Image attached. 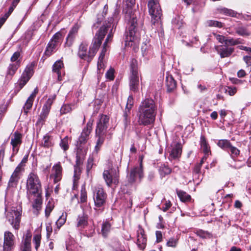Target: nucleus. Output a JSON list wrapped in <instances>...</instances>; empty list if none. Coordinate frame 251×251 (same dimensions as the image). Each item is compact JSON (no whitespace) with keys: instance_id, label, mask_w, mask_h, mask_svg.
Masks as SVG:
<instances>
[{"instance_id":"nucleus-9","label":"nucleus","mask_w":251,"mask_h":251,"mask_svg":"<svg viewBox=\"0 0 251 251\" xmlns=\"http://www.w3.org/2000/svg\"><path fill=\"white\" fill-rule=\"evenodd\" d=\"M93 198L95 206L100 207L105 203L107 194L102 187H95L93 190Z\"/></svg>"},{"instance_id":"nucleus-29","label":"nucleus","mask_w":251,"mask_h":251,"mask_svg":"<svg viewBox=\"0 0 251 251\" xmlns=\"http://www.w3.org/2000/svg\"><path fill=\"white\" fill-rule=\"evenodd\" d=\"M32 196L36 197V199L32 204V207L36 210L39 211L41 208V205L42 204V193H40L39 195H33Z\"/></svg>"},{"instance_id":"nucleus-47","label":"nucleus","mask_w":251,"mask_h":251,"mask_svg":"<svg viewBox=\"0 0 251 251\" xmlns=\"http://www.w3.org/2000/svg\"><path fill=\"white\" fill-rule=\"evenodd\" d=\"M19 179L11 176L8 184V188H16L17 186Z\"/></svg>"},{"instance_id":"nucleus-24","label":"nucleus","mask_w":251,"mask_h":251,"mask_svg":"<svg viewBox=\"0 0 251 251\" xmlns=\"http://www.w3.org/2000/svg\"><path fill=\"white\" fill-rule=\"evenodd\" d=\"M165 85L168 92L173 91L176 87V82L171 75H167L166 77Z\"/></svg>"},{"instance_id":"nucleus-49","label":"nucleus","mask_w":251,"mask_h":251,"mask_svg":"<svg viewBox=\"0 0 251 251\" xmlns=\"http://www.w3.org/2000/svg\"><path fill=\"white\" fill-rule=\"evenodd\" d=\"M60 147L64 150V151H66L69 149V144H68V136H66L63 139L61 140L60 143Z\"/></svg>"},{"instance_id":"nucleus-48","label":"nucleus","mask_w":251,"mask_h":251,"mask_svg":"<svg viewBox=\"0 0 251 251\" xmlns=\"http://www.w3.org/2000/svg\"><path fill=\"white\" fill-rule=\"evenodd\" d=\"M87 192L85 189V185L81 186V193H80V202L82 203L85 202L87 201Z\"/></svg>"},{"instance_id":"nucleus-45","label":"nucleus","mask_w":251,"mask_h":251,"mask_svg":"<svg viewBox=\"0 0 251 251\" xmlns=\"http://www.w3.org/2000/svg\"><path fill=\"white\" fill-rule=\"evenodd\" d=\"M67 214L66 213H62V214L59 217V219L56 222V225L57 226V228L59 229L66 222Z\"/></svg>"},{"instance_id":"nucleus-54","label":"nucleus","mask_w":251,"mask_h":251,"mask_svg":"<svg viewBox=\"0 0 251 251\" xmlns=\"http://www.w3.org/2000/svg\"><path fill=\"white\" fill-rule=\"evenodd\" d=\"M223 11L225 14L233 17H236L238 14L236 12L227 8L224 9Z\"/></svg>"},{"instance_id":"nucleus-50","label":"nucleus","mask_w":251,"mask_h":251,"mask_svg":"<svg viewBox=\"0 0 251 251\" xmlns=\"http://www.w3.org/2000/svg\"><path fill=\"white\" fill-rule=\"evenodd\" d=\"M228 149L230 151V155L232 158L237 157L240 154V151L237 148L232 146L231 144Z\"/></svg>"},{"instance_id":"nucleus-19","label":"nucleus","mask_w":251,"mask_h":251,"mask_svg":"<svg viewBox=\"0 0 251 251\" xmlns=\"http://www.w3.org/2000/svg\"><path fill=\"white\" fill-rule=\"evenodd\" d=\"M92 124L88 122L85 127L82 130L80 136L79 137L77 141V144L81 145L85 144L89 138V135L92 130Z\"/></svg>"},{"instance_id":"nucleus-30","label":"nucleus","mask_w":251,"mask_h":251,"mask_svg":"<svg viewBox=\"0 0 251 251\" xmlns=\"http://www.w3.org/2000/svg\"><path fill=\"white\" fill-rule=\"evenodd\" d=\"M111 228V224L107 222L104 221L103 222L101 226V232L104 237H106L109 233Z\"/></svg>"},{"instance_id":"nucleus-25","label":"nucleus","mask_w":251,"mask_h":251,"mask_svg":"<svg viewBox=\"0 0 251 251\" xmlns=\"http://www.w3.org/2000/svg\"><path fill=\"white\" fill-rule=\"evenodd\" d=\"M78 27L77 26H74L70 31L67 37L66 38V42L65 45L68 47H71L75 38L76 34L78 31Z\"/></svg>"},{"instance_id":"nucleus-5","label":"nucleus","mask_w":251,"mask_h":251,"mask_svg":"<svg viewBox=\"0 0 251 251\" xmlns=\"http://www.w3.org/2000/svg\"><path fill=\"white\" fill-rule=\"evenodd\" d=\"M103 178L109 187L113 185H117L119 182V171L116 169H111L108 170H104L103 173Z\"/></svg>"},{"instance_id":"nucleus-61","label":"nucleus","mask_w":251,"mask_h":251,"mask_svg":"<svg viewBox=\"0 0 251 251\" xmlns=\"http://www.w3.org/2000/svg\"><path fill=\"white\" fill-rule=\"evenodd\" d=\"M225 91L227 92L230 96H233L237 91L236 88H231V87H227V89H225Z\"/></svg>"},{"instance_id":"nucleus-3","label":"nucleus","mask_w":251,"mask_h":251,"mask_svg":"<svg viewBox=\"0 0 251 251\" xmlns=\"http://www.w3.org/2000/svg\"><path fill=\"white\" fill-rule=\"evenodd\" d=\"M77 149L76 153V165L74 166V175L73 179V189L75 190L77 188L78 185V180L80 178L81 170L79 166L83 163L86 155L85 150L81 147L80 145L78 146L77 144Z\"/></svg>"},{"instance_id":"nucleus-36","label":"nucleus","mask_w":251,"mask_h":251,"mask_svg":"<svg viewBox=\"0 0 251 251\" xmlns=\"http://www.w3.org/2000/svg\"><path fill=\"white\" fill-rule=\"evenodd\" d=\"M24 169L23 165L22 163H20L18 166L15 168L14 171L11 175L14 177L20 179L22 172L24 171Z\"/></svg>"},{"instance_id":"nucleus-46","label":"nucleus","mask_w":251,"mask_h":251,"mask_svg":"<svg viewBox=\"0 0 251 251\" xmlns=\"http://www.w3.org/2000/svg\"><path fill=\"white\" fill-rule=\"evenodd\" d=\"M206 24L209 27H217L220 28L223 26V24L221 22L215 20H208L206 21Z\"/></svg>"},{"instance_id":"nucleus-41","label":"nucleus","mask_w":251,"mask_h":251,"mask_svg":"<svg viewBox=\"0 0 251 251\" xmlns=\"http://www.w3.org/2000/svg\"><path fill=\"white\" fill-rule=\"evenodd\" d=\"M56 47H57L52 44V43L49 42L47 46L45 54L47 56H50L52 52H54V50H55Z\"/></svg>"},{"instance_id":"nucleus-55","label":"nucleus","mask_w":251,"mask_h":251,"mask_svg":"<svg viewBox=\"0 0 251 251\" xmlns=\"http://www.w3.org/2000/svg\"><path fill=\"white\" fill-rule=\"evenodd\" d=\"M213 35L214 36L215 38L220 43H225L226 42V37L223 35L218 34L215 33H213Z\"/></svg>"},{"instance_id":"nucleus-4","label":"nucleus","mask_w":251,"mask_h":251,"mask_svg":"<svg viewBox=\"0 0 251 251\" xmlns=\"http://www.w3.org/2000/svg\"><path fill=\"white\" fill-rule=\"evenodd\" d=\"M108 26L103 25L100 27L94 37L89 47V56L94 57L98 50L106 33Z\"/></svg>"},{"instance_id":"nucleus-64","label":"nucleus","mask_w":251,"mask_h":251,"mask_svg":"<svg viewBox=\"0 0 251 251\" xmlns=\"http://www.w3.org/2000/svg\"><path fill=\"white\" fill-rule=\"evenodd\" d=\"M177 241L173 238L170 239L167 242V245L169 247H175L176 245Z\"/></svg>"},{"instance_id":"nucleus-13","label":"nucleus","mask_w":251,"mask_h":251,"mask_svg":"<svg viewBox=\"0 0 251 251\" xmlns=\"http://www.w3.org/2000/svg\"><path fill=\"white\" fill-rule=\"evenodd\" d=\"M136 232V244L140 250H143L147 245V236L140 225L138 226Z\"/></svg>"},{"instance_id":"nucleus-15","label":"nucleus","mask_w":251,"mask_h":251,"mask_svg":"<svg viewBox=\"0 0 251 251\" xmlns=\"http://www.w3.org/2000/svg\"><path fill=\"white\" fill-rule=\"evenodd\" d=\"M63 169L60 162L54 164L51 169L50 178L53 179L54 183L59 182L62 177Z\"/></svg>"},{"instance_id":"nucleus-58","label":"nucleus","mask_w":251,"mask_h":251,"mask_svg":"<svg viewBox=\"0 0 251 251\" xmlns=\"http://www.w3.org/2000/svg\"><path fill=\"white\" fill-rule=\"evenodd\" d=\"M197 234L200 237L202 238H206L207 237H209L210 234L208 232L203 231V230H199L197 232Z\"/></svg>"},{"instance_id":"nucleus-44","label":"nucleus","mask_w":251,"mask_h":251,"mask_svg":"<svg viewBox=\"0 0 251 251\" xmlns=\"http://www.w3.org/2000/svg\"><path fill=\"white\" fill-rule=\"evenodd\" d=\"M171 171L172 170L170 168L165 165H162L159 168V173L162 177L165 175H169L171 173Z\"/></svg>"},{"instance_id":"nucleus-60","label":"nucleus","mask_w":251,"mask_h":251,"mask_svg":"<svg viewBox=\"0 0 251 251\" xmlns=\"http://www.w3.org/2000/svg\"><path fill=\"white\" fill-rule=\"evenodd\" d=\"M133 104V99L132 96H129L127 99V103L126 108L131 109Z\"/></svg>"},{"instance_id":"nucleus-16","label":"nucleus","mask_w":251,"mask_h":251,"mask_svg":"<svg viewBox=\"0 0 251 251\" xmlns=\"http://www.w3.org/2000/svg\"><path fill=\"white\" fill-rule=\"evenodd\" d=\"M88 43L86 42H82L79 47L78 55L80 58L90 62L93 57L89 56V50H87Z\"/></svg>"},{"instance_id":"nucleus-40","label":"nucleus","mask_w":251,"mask_h":251,"mask_svg":"<svg viewBox=\"0 0 251 251\" xmlns=\"http://www.w3.org/2000/svg\"><path fill=\"white\" fill-rule=\"evenodd\" d=\"M231 143L226 139H222L218 141L217 145L221 148L224 150L228 149L230 147Z\"/></svg>"},{"instance_id":"nucleus-22","label":"nucleus","mask_w":251,"mask_h":251,"mask_svg":"<svg viewBox=\"0 0 251 251\" xmlns=\"http://www.w3.org/2000/svg\"><path fill=\"white\" fill-rule=\"evenodd\" d=\"M32 234L30 231H27L21 246L22 251H31V240Z\"/></svg>"},{"instance_id":"nucleus-2","label":"nucleus","mask_w":251,"mask_h":251,"mask_svg":"<svg viewBox=\"0 0 251 251\" xmlns=\"http://www.w3.org/2000/svg\"><path fill=\"white\" fill-rule=\"evenodd\" d=\"M26 195L29 200L33 195H40L42 193L40 180L36 174L31 172L27 177L26 183Z\"/></svg>"},{"instance_id":"nucleus-39","label":"nucleus","mask_w":251,"mask_h":251,"mask_svg":"<svg viewBox=\"0 0 251 251\" xmlns=\"http://www.w3.org/2000/svg\"><path fill=\"white\" fill-rule=\"evenodd\" d=\"M242 42L240 39H234L233 38H226L225 45L226 46H235L240 44Z\"/></svg>"},{"instance_id":"nucleus-21","label":"nucleus","mask_w":251,"mask_h":251,"mask_svg":"<svg viewBox=\"0 0 251 251\" xmlns=\"http://www.w3.org/2000/svg\"><path fill=\"white\" fill-rule=\"evenodd\" d=\"M55 95H53L49 98V99L47 100V101L43 105L42 111L40 113V115H42V116L46 117V118H47L50 113L51 105L55 99Z\"/></svg>"},{"instance_id":"nucleus-17","label":"nucleus","mask_w":251,"mask_h":251,"mask_svg":"<svg viewBox=\"0 0 251 251\" xmlns=\"http://www.w3.org/2000/svg\"><path fill=\"white\" fill-rule=\"evenodd\" d=\"M109 121L108 116L105 115H101L97 123V126L96 131L100 133H104L106 130Z\"/></svg>"},{"instance_id":"nucleus-10","label":"nucleus","mask_w":251,"mask_h":251,"mask_svg":"<svg viewBox=\"0 0 251 251\" xmlns=\"http://www.w3.org/2000/svg\"><path fill=\"white\" fill-rule=\"evenodd\" d=\"M148 9L150 19L151 20V26L154 32H156V23L157 20V0H148Z\"/></svg>"},{"instance_id":"nucleus-14","label":"nucleus","mask_w":251,"mask_h":251,"mask_svg":"<svg viewBox=\"0 0 251 251\" xmlns=\"http://www.w3.org/2000/svg\"><path fill=\"white\" fill-rule=\"evenodd\" d=\"M182 148V145L180 143L173 141L169 149L170 157L173 159H176L180 157Z\"/></svg>"},{"instance_id":"nucleus-56","label":"nucleus","mask_w":251,"mask_h":251,"mask_svg":"<svg viewBox=\"0 0 251 251\" xmlns=\"http://www.w3.org/2000/svg\"><path fill=\"white\" fill-rule=\"evenodd\" d=\"M104 64L103 63V60H100V59H99L98 64H97V68H98V71L99 72V73L102 74L103 73V68H104Z\"/></svg>"},{"instance_id":"nucleus-7","label":"nucleus","mask_w":251,"mask_h":251,"mask_svg":"<svg viewBox=\"0 0 251 251\" xmlns=\"http://www.w3.org/2000/svg\"><path fill=\"white\" fill-rule=\"evenodd\" d=\"M34 63L32 62L26 67L18 81V92L29 81L34 73Z\"/></svg>"},{"instance_id":"nucleus-59","label":"nucleus","mask_w":251,"mask_h":251,"mask_svg":"<svg viewBox=\"0 0 251 251\" xmlns=\"http://www.w3.org/2000/svg\"><path fill=\"white\" fill-rule=\"evenodd\" d=\"M130 109L128 108H126L124 114V117L125 118V121L126 123H128L129 121V119L128 118V116L129 114H130Z\"/></svg>"},{"instance_id":"nucleus-6","label":"nucleus","mask_w":251,"mask_h":251,"mask_svg":"<svg viewBox=\"0 0 251 251\" xmlns=\"http://www.w3.org/2000/svg\"><path fill=\"white\" fill-rule=\"evenodd\" d=\"M136 60H132L131 65V75L130 77L129 87L130 91L136 92L138 90L139 85V76Z\"/></svg>"},{"instance_id":"nucleus-11","label":"nucleus","mask_w":251,"mask_h":251,"mask_svg":"<svg viewBox=\"0 0 251 251\" xmlns=\"http://www.w3.org/2000/svg\"><path fill=\"white\" fill-rule=\"evenodd\" d=\"M16 239L12 233L6 231L4 233L3 251H12L15 246Z\"/></svg>"},{"instance_id":"nucleus-38","label":"nucleus","mask_w":251,"mask_h":251,"mask_svg":"<svg viewBox=\"0 0 251 251\" xmlns=\"http://www.w3.org/2000/svg\"><path fill=\"white\" fill-rule=\"evenodd\" d=\"M62 37V34L60 32H58L56 33L50 41V42L52 43L55 46L57 47L60 43V41Z\"/></svg>"},{"instance_id":"nucleus-8","label":"nucleus","mask_w":251,"mask_h":251,"mask_svg":"<svg viewBox=\"0 0 251 251\" xmlns=\"http://www.w3.org/2000/svg\"><path fill=\"white\" fill-rule=\"evenodd\" d=\"M21 215L22 210L12 207V209L8 212L6 215L7 220L15 229L19 228Z\"/></svg>"},{"instance_id":"nucleus-28","label":"nucleus","mask_w":251,"mask_h":251,"mask_svg":"<svg viewBox=\"0 0 251 251\" xmlns=\"http://www.w3.org/2000/svg\"><path fill=\"white\" fill-rule=\"evenodd\" d=\"M63 67V63L60 60L56 61L52 67V71L57 74L58 80H61L62 79L61 70Z\"/></svg>"},{"instance_id":"nucleus-63","label":"nucleus","mask_w":251,"mask_h":251,"mask_svg":"<svg viewBox=\"0 0 251 251\" xmlns=\"http://www.w3.org/2000/svg\"><path fill=\"white\" fill-rule=\"evenodd\" d=\"M20 53L19 51H16L14 53V54L12 55V56L11 57L10 60L12 62H16L18 61L17 60L20 57Z\"/></svg>"},{"instance_id":"nucleus-52","label":"nucleus","mask_w":251,"mask_h":251,"mask_svg":"<svg viewBox=\"0 0 251 251\" xmlns=\"http://www.w3.org/2000/svg\"><path fill=\"white\" fill-rule=\"evenodd\" d=\"M41 240V236L40 234H36L33 237V243L35 244V248L37 250L40 247Z\"/></svg>"},{"instance_id":"nucleus-32","label":"nucleus","mask_w":251,"mask_h":251,"mask_svg":"<svg viewBox=\"0 0 251 251\" xmlns=\"http://www.w3.org/2000/svg\"><path fill=\"white\" fill-rule=\"evenodd\" d=\"M77 221V226L81 228H84L88 224V217L85 215H79Z\"/></svg>"},{"instance_id":"nucleus-51","label":"nucleus","mask_w":251,"mask_h":251,"mask_svg":"<svg viewBox=\"0 0 251 251\" xmlns=\"http://www.w3.org/2000/svg\"><path fill=\"white\" fill-rule=\"evenodd\" d=\"M114 73V69L111 67L110 68L105 74V77L106 79H109V80H113L115 78Z\"/></svg>"},{"instance_id":"nucleus-18","label":"nucleus","mask_w":251,"mask_h":251,"mask_svg":"<svg viewBox=\"0 0 251 251\" xmlns=\"http://www.w3.org/2000/svg\"><path fill=\"white\" fill-rule=\"evenodd\" d=\"M22 135L18 131H15L11 137L10 144L13 148V154H16L19 151V147L22 143Z\"/></svg>"},{"instance_id":"nucleus-62","label":"nucleus","mask_w":251,"mask_h":251,"mask_svg":"<svg viewBox=\"0 0 251 251\" xmlns=\"http://www.w3.org/2000/svg\"><path fill=\"white\" fill-rule=\"evenodd\" d=\"M46 117H44L40 114L38 120L36 122V125H40L41 126H43L46 121Z\"/></svg>"},{"instance_id":"nucleus-34","label":"nucleus","mask_w":251,"mask_h":251,"mask_svg":"<svg viewBox=\"0 0 251 251\" xmlns=\"http://www.w3.org/2000/svg\"><path fill=\"white\" fill-rule=\"evenodd\" d=\"M53 144L51 141V136L48 134L45 135L42 139L41 146L44 148H49L53 146Z\"/></svg>"},{"instance_id":"nucleus-27","label":"nucleus","mask_w":251,"mask_h":251,"mask_svg":"<svg viewBox=\"0 0 251 251\" xmlns=\"http://www.w3.org/2000/svg\"><path fill=\"white\" fill-rule=\"evenodd\" d=\"M19 67V61L15 63H12L9 64L8 67L6 77L7 78H11L14 75L16 71Z\"/></svg>"},{"instance_id":"nucleus-43","label":"nucleus","mask_w":251,"mask_h":251,"mask_svg":"<svg viewBox=\"0 0 251 251\" xmlns=\"http://www.w3.org/2000/svg\"><path fill=\"white\" fill-rule=\"evenodd\" d=\"M135 26H136L134 25V24H132L129 28V32L127 35V40L130 42H132L134 40V35L135 33L134 28Z\"/></svg>"},{"instance_id":"nucleus-1","label":"nucleus","mask_w":251,"mask_h":251,"mask_svg":"<svg viewBox=\"0 0 251 251\" xmlns=\"http://www.w3.org/2000/svg\"><path fill=\"white\" fill-rule=\"evenodd\" d=\"M155 102L152 99L145 100L140 106L138 122L140 125H148L155 120Z\"/></svg>"},{"instance_id":"nucleus-53","label":"nucleus","mask_w":251,"mask_h":251,"mask_svg":"<svg viewBox=\"0 0 251 251\" xmlns=\"http://www.w3.org/2000/svg\"><path fill=\"white\" fill-rule=\"evenodd\" d=\"M161 204L162 207L160 208L163 211H167L172 205V203L170 201H166L165 200L162 201Z\"/></svg>"},{"instance_id":"nucleus-37","label":"nucleus","mask_w":251,"mask_h":251,"mask_svg":"<svg viewBox=\"0 0 251 251\" xmlns=\"http://www.w3.org/2000/svg\"><path fill=\"white\" fill-rule=\"evenodd\" d=\"M62 37V34L60 32H58L56 33L50 41V42L52 43L55 46L57 47L60 43V41Z\"/></svg>"},{"instance_id":"nucleus-57","label":"nucleus","mask_w":251,"mask_h":251,"mask_svg":"<svg viewBox=\"0 0 251 251\" xmlns=\"http://www.w3.org/2000/svg\"><path fill=\"white\" fill-rule=\"evenodd\" d=\"M71 110V108L69 105H64L60 109L61 114H65L69 112Z\"/></svg>"},{"instance_id":"nucleus-42","label":"nucleus","mask_w":251,"mask_h":251,"mask_svg":"<svg viewBox=\"0 0 251 251\" xmlns=\"http://www.w3.org/2000/svg\"><path fill=\"white\" fill-rule=\"evenodd\" d=\"M54 207V202L52 201H49L45 209V216L48 218Z\"/></svg>"},{"instance_id":"nucleus-31","label":"nucleus","mask_w":251,"mask_h":251,"mask_svg":"<svg viewBox=\"0 0 251 251\" xmlns=\"http://www.w3.org/2000/svg\"><path fill=\"white\" fill-rule=\"evenodd\" d=\"M176 194L182 202H186L190 201L191 196L182 190H176Z\"/></svg>"},{"instance_id":"nucleus-23","label":"nucleus","mask_w":251,"mask_h":251,"mask_svg":"<svg viewBox=\"0 0 251 251\" xmlns=\"http://www.w3.org/2000/svg\"><path fill=\"white\" fill-rule=\"evenodd\" d=\"M38 92L37 89H35L26 100L24 107V112L27 114L29 110L31 109L33 105V102Z\"/></svg>"},{"instance_id":"nucleus-12","label":"nucleus","mask_w":251,"mask_h":251,"mask_svg":"<svg viewBox=\"0 0 251 251\" xmlns=\"http://www.w3.org/2000/svg\"><path fill=\"white\" fill-rule=\"evenodd\" d=\"M143 166L140 163L139 166H136L132 169L128 176V181L132 183L135 182L138 178L140 180L143 177Z\"/></svg>"},{"instance_id":"nucleus-33","label":"nucleus","mask_w":251,"mask_h":251,"mask_svg":"<svg viewBox=\"0 0 251 251\" xmlns=\"http://www.w3.org/2000/svg\"><path fill=\"white\" fill-rule=\"evenodd\" d=\"M200 144L201 149L202 150L203 152L205 154H208L210 151V147L209 146L208 144L206 142L205 137L202 135L201 136Z\"/></svg>"},{"instance_id":"nucleus-35","label":"nucleus","mask_w":251,"mask_h":251,"mask_svg":"<svg viewBox=\"0 0 251 251\" xmlns=\"http://www.w3.org/2000/svg\"><path fill=\"white\" fill-rule=\"evenodd\" d=\"M235 32L239 35L244 36H249L250 33L247 28L243 26H237L234 28Z\"/></svg>"},{"instance_id":"nucleus-26","label":"nucleus","mask_w":251,"mask_h":251,"mask_svg":"<svg viewBox=\"0 0 251 251\" xmlns=\"http://www.w3.org/2000/svg\"><path fill=\"white\" fill-rule=\"evenodd\" d=\"M96 137L98 138V139L96 142V145L95 147V151L96 153H98L104 143L105 135L104 133H100L96 131Z\"/></svg>"},{"instance_id":"nucleus-20","label":"nucleus","mask_w":251,"mask_h":251,"mask_svg":"<svg viewBox=\"0 0 251 251\" xmlns=\"http://www.w3.org/2000/svg\"><path fill=\"white\" fill-rule=\"evenodd\" d=\"M215 49L219 54L221 58L227 57L229 56L234 51V49L233 48L228 47H223L222 46H216Z\"/></svg>"}]
</instances>
